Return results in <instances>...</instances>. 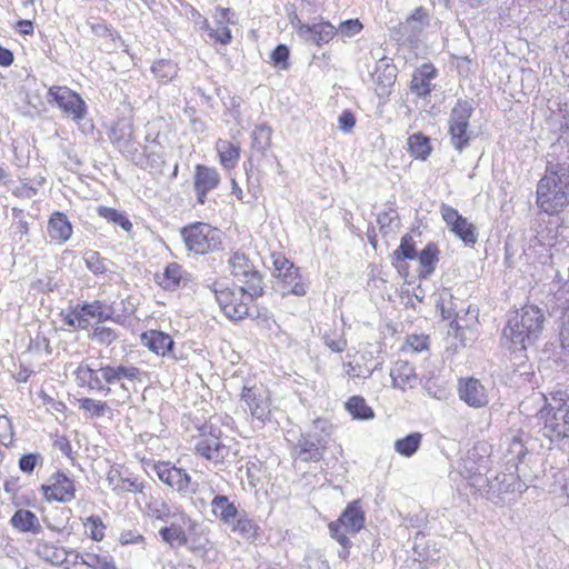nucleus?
<instances>
[{
    "instance_id": "obj_22",
    "label": "nucleus",
    "mask_w": 569,
    "mask_h": 569,
    "mask_svg": "<svg viewBox=\"0 0 569 569\" xmlns=\"http://www.w3.org/2000/svg\"><path fill=\"white\" fill-rule=\"evenodd\" d=\"M526 439H528V436L522 431H518V433L512 436L509 440L508 449L505 455L506 470H515L519 472V463L523 462V459L528 453Z\"/></svg>"
},
{
    "instance_id": "obj_62",
    "label": "nucleus",
    "mask_w": 569,
    "mask_h": 569,
    "mask_svg": "<svg viewBox=\"0 0 569 569\" xmlns=\"http://www.w3.org/2000/svg\"><path fill=\"white\" fill-rule=\"evenodd\" d=\"M120 542L122 545H130V543H144V537L136 531V530H124L121 532Z\"/></svg>"
},
{
    "instance_id": "obj_63",
    "label": "nucleus",
    "mask_w": 569,
    "mask_h": 569,
    "mask_svg": "<svg viewBox=\"0 0 569 569\" xmlns=\"http://www.w3.org/2000/svg\"><path fill=\"white\" fill-rule=\"evenodd\" d=\"M144 156L147 158V166L150 168V169H153V170H161L163 164H164V160L162 158V156L158 152H153V151H148L147 148L144 149Z\"/></svg>"
},
{
    "instance_id": "obj_31",
    "label": "nucleus",
    "mask_w": 569,
    "mask_h": 569,
    "mask_svg": "<svg viewBox=\"0 0 569 569\" xmlns=\"http://www.w3.org/2000/svg\"><path fill=\"white\" fill-rule=\"evenodd\" d=\"M48 233L51 239L67 241L72 234V226L67 216L60 211H56L49 219Z\"/></svg>"
},
{
    "instance_id": "obj_4",
    "label": "nucleus",
    "mask_w": 569,
    "mask_h": 569,
    "mask_svg": "<svg viewBox=\"0 0 569 569\" xmlns=\"http://www.w3.org/2000/svg\"><path fill=\"white\" fill-rule=\"evenodd\" d=\"M475 108L469 100L458 99L448 118L450 144L460 153L470 147L476 137L470 129V118Z\"/></svg>"
},
{
    "instance_id": "obj_37",
    "label": "nucleus",
    "mask_w": 569,
    "mask_h": 569,
    "mask_svg": "<svg viewBox=\"0 0 569 569\" xmlns=\"http://www.w3.org/2000/svg\"><path fill=\"white\" fill-rule=\"evenodd\" d=\"M422 435L420 432H411L403 438L395 441L393 448L396 452L403 457H412L420 448Z\"/></svg>"
},
{
    "instance_id": "obj_59",
    "label": "nucleus",
    "mask_w": 569,
    "mask_h": 569,
    "mask_svg": "<svg viewBox=\"0 0 569 569\" xmlns=\"http://www.w3.org/2000/svg\"><path fill=\"white\" fill-rule=\"evenodd\" d=\"M207 31H208L209 38L214 39L222 44H228L232 39L231 31L228 27H222L217 30L211 29L209 27V29H207Z\"/></svg>"
},
{
    "instance_id": "obj_3",
    "label": "nucleus",
    "mask_w": 569,
    "mask_h": 569,
    "mask_svg": "<svg viewBox=\"0 0 569 569\" xmlns=\"http://www.w3.org/2000/svg\"><path fill=\"white\" fill-rule=\"evenodd\" d=\"M470 485L480 492H485L486 498L495 505H503L511 500L510 496L522 493L528 486L520 478L518 471L506 470L499 472L493 479L481 473L470 477Z\"/></svg>"
},
{
    "instance_id": "obj_43",
    "label": "nucleus",
    "mask_w": 569,
    "mask_h": 569,
    "mask_svg": "<svg viewBox=\"0 0 569 569\" xmlns=\"http://www.w3.org/2000/svg\"><path fill=\"white\" fill-rule=\"evenodd\" d=\"M84 262L87 268L94 274H103L108 270L106 259L97 251H87L84 253Z\"/></svg>"
},
{
    "instance_id": "obj_58",
    "label": "nucleus",
    "mask_w": 569,
    "mask_h": 569,
    "mask_svg": "<svg viewBox=\"0 0 569 569\" xmlns=\"http://www.w3.org/2000/svg\"><path fill=\"white\" fill-rule=\"evenodd\" d=\"M98 372V369H93L88 365L81 363L74 371L77 380L81 386H88V381Z\"/></svg>"
},
{
    "instance_id": "obj_27",
    "label": "nucleus",
    "mask_w": 569,
    "mask_h": 569,
    "mask_svg": "<svg viewBox=\"0 0 569 569\" xmlns=\"http://www.w3.org/2000/svg\"><path fill=\"white\" fill-rule=\"evenodd\" d=\"M212 515L226 525H231L239 516V510L224 495H217L211 500Z\"/></svg>"
},
{
    "instance_id": "obj_38",
    "label": "nucleus",
    "mask_w": 569,
    "mask_h": 569,
    "mask_svg": "<svg viewBox=\"0 0 569 569\" xmlns=\"http://www.w3.org/2000/svg\"><path fill=\"white\" fill-rule=\"evenodd\" d=\"M346 409L358 420H369L375 417L373 410L366 403V400L360 396H352L346 402Z\"/></svg>"
},
{
    "instance_id": "obj_18",
    "label": "nucleus",
    "mask_w": 569,
    "mask_h": 569,
    "mask_svg": "<svg viewBox=\"0 0 569 569\" xmlns=\"http://www.w3.org/2000/svg\"><path fill=\"white\" fill-rule=\"evenodd\" d=\"M211 289L221 310L228 318L238 321L249 316L248 307L230 308V302L237 300V295L233 290L219 282H214Z\"/></svg>"
},
{
    "instance_id": "obj_49",
    "label": "nucleus",
    "mask_w": 569,
    "mask_h": 569,
    "mask_svg": "<svg viewBox=\"0 0 569 569\" xmlns=\"http://www.w3.org/2000/svg\"><path fill=\"white\" fill-rule=\"evenodd\" d=\"M80 307L81 305H78L74 310L68 313L64 317V322L69 327L87 329L89 326V320L84 317V313L80 310Z\"/></svg>"
},
{
    "instance_id": "obj_23",
    "label": "nucleus",
    "mask_w": 569,
    "mask_h": 569,
    "mask_svg": "<svg viewBox=\"0 0 569 569\" xmlns=\"http://www.w3.org/2000/svg\"><path fill=\"white\" fill-rule=\"evenodd\" d=\"M437 77V69L431 63H423L416 69L410 82L411 92L419 97L430 94L432 87L430 81Z\"/></svg>"
},
{
    "instance_id": "obj_25",
    "label": "nucleus",
    "mask_w": 569,
    "mask_h": 569,
    "mask_svg": "<svg viewBox=\"0 0 569 569\" xmlns=\"http://www.w3.org/2000/svg\"><path fill=\"white\" fill-rule=\"evenodd\" d=\"M277 290L280 291L283 297L290 293L298 297L306 295V283L302 281V276L298 267L288 273H283L282 277L277 278Z\"/></svg>"
},
{
    "instance_id": "obj_24",
    "label": "nucleus",
    "mask_w": 569,
    "mask_h": 569,
    "mask_svg": "<svg viewBox=\"0 0 569 569\" xmlns=\"http://www.w3.org/2000/svg\"><path fill=\"white\" fill-rule=\"evenodd\" d=\"M34 552L40 559L52 566L63 565L69 557V552L67 549L59 547L52 542H49L44 539H38L36 541Z\"/></svg>"
},
{
    "instance_id": "obj_40",
    "label": "nucleus",
    "mask_w": 569,
    "mask_h": 569,
    "mask_svg": "<svg viewBox=\"0 0 569 569\" xmlns=\"http://www.w3.org/2000/svg\"><path fill=\"white\" fill-rule=\"evenodd\" d=\"M97 211H98L99 217L106 219L108 222H112L114 224L120 226L127 232L131 231L132 223L130 222V220L128 219V217L124 213H122L113 208H109V207H104V206H99Z\"/></svg>"
},
{
    "instance_id": "obj_19",
    "label": "nucleus",
    "mask_w": 569,
    "mask_h": 569,
    "mask_svg": "<svg viewBox=\"0 0 569 569\" xmlns=\"http://www.w3.org/2000/svg\"><path fill=\"white\" fill-rule=\"evenodd\" d=\"M196 452L212 463L222 465L230 453V448L218 438H199L194 446Z\"/></svg>"
},
{
    "instance_id": "obj_36",
    "label": "nucleus",
    "mask_w": 569,
    "mask_h": 569,
    "mask_svg": "<svg viewBox=\"0 0 569 569\" xmlns=\"http://www.w3.org/2000/svg\"><path fill=\"white\" fill-rule=\"evenodd\" d=\"M109 137L120 151H126V149L132 147V128L127 122H118L113 126Z\"/></svg>"
},
{
    "instance_id": "obj_35",
    "label": "nucleus",
    "mask_w": 569,
    "mask_h": 569,
    "mask_svg": "<svg viewBox=\"0 0 569 569\" xmlns=\"http://www.w3.org/2000/svg\"><path fill=\"white\" fill-rule=\"evenodd\" d=\"M271 136L272 129L267 123L256 126L251 133L252 149L263 157L271 147Z\"/></svg>"
},
{
    "instance_id": "obj_45",
    "label": "nucleus",
    "mask_w": 569,
    "mask_h": 569,
    "mask_svg": "<svg viewBox=\"0 0 569 569\" xmlns=\"http://www.w3.org/2000/svg\"><path fill=\"white\" fill-rule=\"evenodd\" d=\"M80 408L87 412H90L93 417H103L107 412V402L94 400L91 398H82L79 400Z\"/></svg>"
},
{
    "instance_id": "obj_32",
    "label": "nucleus",
    "mask_w": 569,
    "mask_h": 569,
    "mask_svg": "<svg viewBox=\"0 0 569 569\" xmlns=\"http://www.w3.org/2000/svg\"><path fill=\"white\" fill-rule=\"evenodd\" d=\"M417 257L416 244L411 234L406 233L400 240L399 247L392 252L393 264L400 272L405 267L403 260H412Z\"/></svg>"
},
{
    "instance_id": "obj_46",
    "label": "nucleus",
    "mask_w": 569,
    "mask_h": 569,
    "mask_svg": "<svg viewBox=\"0 0 569 569\" xmlns=\"http://www.w3.org/2000/svg\"><path fill=\"white\" fill-rule=\"evenodd\" d=\"M86 527H89V537L94 541H101L104 538L106 526L103 525L99 516L92 515L87 518L84 522Z\"/></svg>"
},
{
    "instance_id": "obj_33",
    "label": "nucleus",
    "mask_w": 569,
    "mask_h": 569,
    "mask_svg": "<svg viewBox=\"0 0 569 569\" xmlns=\"http://www.w3.org/2000/svg\"><path fill=\"white\" fill-rule=\"evenodd\" d=\"M219 182L220 176L216 169L203 164L196 167L194 188H201V191L203 189L211 191L218 187Z\"/></svg>"
},
{
    "instance_id": "obj_54",
    "label": "nucleus",
    "mask_w": 569,
    "mask_h": 569,
    "mask_svg": "<svg viewBox=\"0 0 569 569\" xmlns=\"http://www.w3.org/2000/svg\"><path fill=\"white\" fill-rule=\"evenodd\" d=\"M363 26L358 19H348L340 23L337 32L339 31L343 37H352L362 30Z\"/></svg>"
},
{
    "instance_id": "obj_8",
    "label": "nucleus",
    "mask_w": 569,
    "mask_h": 569,
    "mask_svg": "<svg viewBox=\"0 0 569 569\" xmlns=\"http://www.w3.org/2000/svg\"><path fill=\"white\" fill-rule=\"evenodd\" d=\"M313 427L321 432L308 431L302 433L297 443L298 457L305 462L320 461L327 448V436L322 433L326 432L328 422L323 419H317L313 421Z\"/></svg>"
},
{
    "instance_id": "obj_13",
    "label": "nucleus",
    "mask_w": 569,
    "mask_h": 569,
    "mask_svg": "<svg viewBox=\"0 0 569 569\" xmlns=\"http://www.w3.org/2000/svg\"><path fill=\"white\" fill-rule=\"evenodd\" d=\"M49 96L57 102L59 108L73 120H81L87 112L86 102L82 98L67 87H51Z\"/></svg>"
},
{
    "instance_id": "obj_39",
    "label": "nucleus",
    "mask_w": 569,
    "mask_h": 569,
    "mask_svg": "<svg viewBox=\"0 0 569 569\" xmlns=\"http://www.w3.org/2000/svg\"><path fill=\"white\" fill-rule=\"evenodd\" d=\"M409 150L416 159L426 160L431 152L430 139L422 133H413L408 140Z\"/></svg>"
},
{
    "instance_id": "obj_17",
    "label": "nucleus",
    "mask_w": 569,
    "mask_h": 569,
    "mask_svg": "<svg viewBox=\"0 0 569 569\" xmlns=\"http://www.w3.org/2000/svg\"><path fill=\"white\" fill-rule=\"evenodd\" d=\"M458 392L460 399L473 408L485 407L489 401L485 386L476 378L460 379Z\"/></svg>"
},
{
    "instance_id": "obj_20",
    "label": "nucleus",
    "mask_w": 569,
    "mask_h": 569,
    "mask_svg": "<svg viewBox=\"0 0 569 569\" xmlns=\"http://www.w3.org/2000/svg\"><path fill=\"white\" fill-rule=\"evenodd\" d=\"M141 343L158 356H171L177 359L172 353L174 341L168 333L158 330L143 332Z\"/></svg>"
},
{
    "instance_id": "obj_64",
    "label": "nucleus",
    "mask_w": 569,
    "mask_h": 569,
    "mask_svg": "<svg viewBox=\"0 0 569 569\" xmlns=\"http://www.w3.org/2000/svg\"><path fill=\"white\" fill-rule=\"evenodd\" d=\"M34 288L42 292H52L57 288V283L50 274H46L43 278H39L34 282Z\"/></svg>"
},
{
    "instance_id": "obj_26",
    "label": "nucleus",
    "mask_w": 569,
    "mask_h": 569,
    "mask_svg": "<svg viewBox=\"0 0 569 569\" xmlns=\"http://www.w3.org/2000/svg\"><path fill=\"white\" fill-rule=\"evenodd\" d=\"M336 521L352 533L359 532L365 526V512L360 502L358 500L350 502Z\"/></svg>"
},
{
    "instance_id": "obj_53",
    "label": "nucleus",
    "mask_w": 569,
    "mask_h": 569,
    "mask_svg": "<svg viewBox=\"0 0 569 569\" xmlns=\"http://www.w3.org/2000/svg\"><path fill=\"white\" fill-rule=\"evenodd\" d=\"M39 462H42L40 453H26L19 459V468L24 473H31Z\"/></svg>"
},
{
    "instance_id": "obj_2",
    "label": "nucleus",
    "mask_w": 569,
    "mask_h": 569,
    "mask_svg": "<svg viewBox=\"0 0 569 569\" xmlns=\"http://www.w3.org/2000/svg\"><path fill=\"white\" fill-rule=\"evenodd\" d=\"M502 329V345L513 351H526L541 337L545 328V311L536 305H526L510 311Z\"/></svg>"
},
{
    "instance_id": "obj_51",
    "label": "nucleus",
    "mask_w": 569,
    "mask_h": 569,
    "mask_svg": "<svg viewBox=\"0 0 569 569\" xmlns=\"http://www.w3.org/2000/svg\"><path fill=\"white\" fill-rule=\"evenodd\" d=\"M273 276L276 278L282 277L283 273H288L297 268L290 260L282 254H273Z\"/></svg>"
},
{
    "instance_id": "obj_56",
    "label": "nucleus",
    "mask_w": 569,
    "mask_h": 569,
    "mask_svg": "<svg viewBox=\"0 0 569 569\" xmlns=\"http://www.w3.org/2000/svg\"><path fill=\"white\" fill-rule=\"evenodd\" d=\"M407 346L413 352H420L422 350H427L429 348V337L411 335L407 338Z\"/></svg>"
},
{
    "instance_id": "obj_6",
    "label": "nucleus",
    "mask_w": 569,
    "mask_h": 569,
    "mask_svg": "<svg viewBox=\"0 0 569 569\" xmlns=\"http://www.w3.org/2000/svg\"><path fill=\"white\" fill-rule=\"evenodd\" d=\"M180 234L187 250L194 254H207L222 246V232L204 222L187 224L180 229Z\"/></svg>"
},
{
    "instance_id": "obj_30",
    "label": "nucleus",
    "mask_w": 569,
    "mask_h": 569,
    "mask_svg": "<svg viewBox=\"0 0 569 569\" xmlns=\"http://www.w3.org/2000/svg\"><path fill=\"white\" fill-rule=\"evenodd\" d=\"M419 260V278L428 279L435 271L439 261V249L435 242H429L417 257Z\"/></svg>"
},
{
    "instance_id": "obj_42",
    "label": "nucleus",
    "mask_w": 569,
    "mask_h": 569,
    "mask_svg": "<svg viewBox=\"0 0 569 569\" xmlns=\"http://www.w3.org/2000/svg\"><path fill=\"white\" fill-rule=\"evenodd\" d=\"M217 149L220 154V160L224 166L233 164L240 157L239 147L227 140H219L217 143Z\"/></svg>"
},
{
    "instance_id": "obj_21",
    "label": "nucleus",
    "mask_w": 569,
    "mask_h": 569,
    "mask_svg": "<svg viewBox=\"0 0 569 569\" xmlns=\"http://www.w3.org/2000/svg\"><path fill=\"white\" fill-rule=\"evenodd\" d=\"M154 281L164 290L174 291L181 283L189 281V273L177 262H170L163 273L154 274Z\"/></svg>"
},
{
    "instance_id": "obj_34",
    "label": "nucleus",
    "mask_w": 569,
    "mask_h": 569,
    "mask_svg": "<svg viewBox=\"0 0 569 569\" xmlns=\"http://www.w3.org/2000/svg\"><path fill=\"white\" fill-rule=\"evenodd\" d=\"M230 526L232 531L238 532L243 539L251 542L257 540L259 527L244 511H240Z\"/></svg>"
},
{
    "instance_id": "obj_29",
    "label": "nucleus",
    "mask_w": 569,
    "mask_h": 569,
    "mask_svg": "<svg viewBox=\"0 0 569 569\" xmlns=\"http://www.w3.org/2000/svg\"><path fill=\"white\" fill-rule=\"evenodd\" d=\"M392 385L395 388L405 390L407 386L412 388V383L417 380L415 368L403 360H399L395 363L390 371Z\"/></svg>"
},
{
    "instance_id": "obj_60",
    "label": "nucleus",
    "mask_w": 569,
    "mask_h": 569,
    "mask_svg": "<svg viewBox=\"0 0 569 569\" xmlns=\"http://www.w3.org/2000/svg\"><path fill=\"white\" fill-rule=\"evenodd\" d=\"M338 123L340 130L345 132L350 131L356 124V117L353 112L349 109L343 110L338 118Z\"/></svg>"
},
{
    "instance_id": "obj_50",
    "label": "nucleus",
    "mask_w": 569,
    "mask_h": 569,
    "mask_svg": "<svg viewBox=\"0 0 569 569\" xmlns=\"http://www.w3.org/2000/svg\"><path fill=\"white\" fill-rule=\"evenodd\" d=\"M289 48L286 44H278L271 52V61L276 67L280 69L288 68Z\"/></svg>"
},
{
    "instance_id": "obj_28",
    "label": "nucleus",
    "mask_w": 569,
    "mask_h": 569,
    "mask_svg": "<svg viewBox=\"0 0 569 569\" xmlns=\"http://www.w3.org/2000/svg\"><path fill=\"white\" fill-rule=\"evenodd\" d=\"M10 523L20 532L40 533L42 531L38 517L28 509L17 510L10 519Z\"/></svg>"
},
{
    "instance_id": "obj_10",
    "label": "nucleus",
    "mask_w": 569,
    "mask_h": 569,
    "mask_svg": "<svg viewBox=\"0 0 569 569\" xmlns=\"http://www.w3.org/2000/svg\"><path fill=\"white\" fill-rule=\"evenodd\" d=\"M187 525L191 529L194 526V522L184 512H179L178 517L174 518L169 526L160 528L159 536L171 548L187 546L188 549L192 552L203 550V547H200L193 542L188 545L189 539L184 530V526Z\"/></svg>"
},
{
    "instance_id": "obj_11",
    "label": "nucleus",
    "mask_w": 569,
    "mask_h": 569,
    "mask_svg": "<svg viewBox=\"0 0 569 569\" xmlns=\"http://www.w3.org/2000/svg\"><path fill=\"white\" fill-rule=\"evenodd\" d=\"M440 212L449 230L463 241L466 246L472 247L477 242L476 226L462 217L457 209L442 203Z\"/></svg>"
},
{
    "instance_id": "obj_7",
    "label": "nucleus",
    "mask_w": 569,
    "mask_h": 569,
    "mask_svg": "<svg viewBox=\"0 0 569 569\" xmlns=\"http://www.w3.org/2000/svg\"><path fill=\"white\" fill-rule=\"evenodd\" d=\"M229 266L233 277L246 284L239 288L241 297L248 295L252 301L264 293L262 274L243 252H233L229 259Z\"/></svg>"
},
{
    "instance_id": "obj_16",
    "label": "nucleus",
    "mask_w": 569,
    "mask_h": 569,
    "mask_svg": "<svg viewBox=\"0 0 569 569\" xmlns=\"http://www.w3.org/2000/svg\"><path fill=\"white\" fill-rule=\"evenodd\" d=\"M154 471L163 483L179 492H188L191 482L190 476L186 470L172 466L170 462H158L154 465Z\"/></svg>"
},
{
    "instance_id": "obj_12",
    "label": "nucleus",
    "mask_w": 569,
    "mask_h": 569,
    "mask_svg": "<svg viewBox=\"0 0 569 569\" xmlns=\"http://www.w3.org/2000/svg\"><path fill=\"white\" fill-rule=\"evenodd\" d=\"M428 22V13L422 7H418L405 22H400L391 29V38L398 42L412 44L418 40Z\"/></svg>"
},
{
    "instance_id": "obj_41",
    "label": "nucleus",
    "mask_w": 569,
    "mask_h": 569,
    "mask_svg": "<svg viewBox=\"0 0 569 569\" xmlns=\"http://www.w3.org/2000/svg\"><path fill=\"white\" fill-rule=\"evenodd\" d=\"M151 71L158 79L167 82L177 76L178 67L171 60L161 59L152 64Z\"/></svg>"
},
{
    "instance_id": "obj_57",
    "label": "nucleus",
    "mask_w": 569,
    "mask_h": 569,
    "mask_svg": "<svg viewBox=\"0 0 569 569\" xmlns=\"http://www.w3.org/2000/svg\"><path fill=\"white\" fill-rule=\"evenodd\" d=\"M398 218V213L393 208L380 212L377 217V222L380 226V230L387 233V229L390 228L392 221Z\"/></svg>"
},
{
    "instance_id": "obj_47",
    "label": "nucleus",
    "mask_w": 569,
    "mask_h": 569,
    "mask_svg": "<svg viewBox=\"0 0 569 569\" xmlns=\"http://www.w3.org/2000/svg\"><path fill=\"white\" fill-rule=\"evenodd\" d=\"M118 333L113 329L100 326H97L90 336L92 340L106 346L111 345L118 339Z\"/></svg>"
},
{
    "instance_id": "obj_55",
    "label": "nucleus",
    "mask_w": 569,
    "mask_h": 569,
    "mask_svg": "<svg viewBox=\"0 0 569 569\" xmlns=\"http://www.w3.org/2000/svg\"><path fill=\"white\" fill-rule=\"evenodd\" d=\"M118 382L122 379L136 380L140 375V369L133 366H118L113 367Z\"/></svg>"
},
{
    "instance_id": "obj_1",
    "label": "nucleus",
    "mask_w": 569,
    "mask_h": 569,
    "mask_svg": "<svg viewBox=\"0 0 569 569\" xmlns=\"http://www.w3.org/2000/svg\"><path fill=\"white\" fill-rule=\"evenodd\" d=\"M545 176L537 183V206L552 214L569 206V142L558 138L547 153Z\"/></svg>"
},
{
    "instance_id": "obj_48",
    "label": "nucleus",
    "mask_w": 569,
    "mask_h": 569,
    "mask_svg": "<svg viewBox=\"0 0 569 569\" xmlns=\"http://www.w3.org/2000/svg\"><path fill=\"white\" fill-rule=\"evenodd\" d=\"M80 310L84 313V317H97L99 321L111 319V315L103 310V303L100 301L83 303L81 305Z\"/></svg>"
},
{
    "instance_id": "obj_14",
    "label": "nucleus",
    "mask_w": 569,
    "mask_h": 569,
    "mask_svg": "<svg viewBox=\"0 0 569 569\" xmlns=\"http://www.w3.org/2000/svg\"><path fill=\"white\" fill-rule=\"evenodd\" d=\"M49 485H42L41 490L48 501L67 503L76 497L74 481L64 472L57 471L51 475Z\"/></svg>"
},
{
    "instance_id": "obj_5",
    "label": "nucleus",
    "mask_w": 569,
    "mask_h": 569,
    "mask_svg": "<svg viewBox=\"0 0 569 569\" xmlns=\"http://www.w3.org/2000/svg\"><path fill=\"white\" fill-rule=\"evenodd\" d=\"M541 419H543L542 433L552 443H559L565 439H569V397L552 398L540 410Z\"/></svg>"
},
{
    "instance_id": "obj_52",
    "label": "nucleus",
    "mask_w": 569,
    "mask_h": 569,
    "mask_svg": "<svg viewBox=\"0 0 569 569\" xmlns=\"http://www.w3.org/2000/svg\"><path fill=\"white\" fill-rule=\"evenodd\" d=\"M329 531L330 536L336 539L341 547H351L352 542L347 537V532L349 530H346L339 522L332 521L329 525Z\"/></svg>"
},
{
    "instance_id": "obj_15",
    "label": "nucleus",
    "mask_w": 569,
    "mask_h": 569,
    "mask_svg": "<svg viewBox=\"0 0 569 569\" xmlns=\"http://www.w3.org/2000/svg\"><path fill=\"white\" fill-rule=\"evenodd\" d=\"M241 399L246 402L252 418L264 423L270 418L269 392L258 387H243Z\"/></svg>"
},
{
    "instance_id": "obj_61",
    "label": "nucleus",
    "mask_w": 569,
    "mask_h": 569,
    "mask_svg": "<svg viewBox=\"0 0 569 569\" xmlns=\"http://www.w3.org/2000/svg\"><path fill=\"white\" fill-rule=\"evenodd\" d=\"M325 345L333 352H342L347 348V340L342 337L332 338L329 335L323 336Z\"/></svg>"
},
{
    "instance_id": "obj_44",
    "label": "nucleus",
    "mask_w": 569,
    "mask_h": 569,
    "mask_svg": "<svg viewBox=\"0 0 569 569\" xmlns=\"http://www.w3.org/2000/svg\"><path fill=\"white\" fill-rule=\"evenodd\" d=\"M151 515L161 521H168L178 517L179 512L171 510L170 506L164 501H154L149 506Z\"/></svg>"
},
{
    "instance_id": "obj_9",
    "label": "nucleus",
    "mask_w": 569,
    "mask_h": 569,
    "mask_svg": "<svg viewBox=\"0 0 569 569\" xmlns=\"http://www.w3.org/2000/svg\"><path fill=\"white\" fill-rule=\"evenodd\" d=\"M290 22L301 40L319 47L328 43L337 34L336 27L322 19L319 21L315 19L312 23H303L295 13L290 18Z\"/></svg>"
}]
</instances>
